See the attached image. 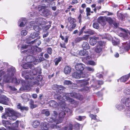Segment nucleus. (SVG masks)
I'll return each mask as SVG.
<instances>
[{"label": "nucleus", "mask_w": 130, "mask_h": 130, "mask_svg": "<svg viewBox=\"0 0 130 130\" xmlns=\"http://www.w3.org/2000/svg\"><path fill=\"white\" fill-rule=\"evenodd\" d=\"M54 96L55 98H56L58 100V103L61 105L64 104L65 102L66 101L72 104L77 105L78 103L73 99L70 98V96L77 98L80 100H82L83 99L82 95H80L79 93L77 94L75 92L71 93H66L65 96H64L63 97L58 94L54 95Z\"/></svg>", "instance_id": "obj_1"}, {"label": "nucleus", "mask_w": 130, "mask_h": 130, "mask_svg": "<svg viewBox=\"0 0 130 130\" xmlns=\"http://www.w3.org/2000/svg\"><path fill=\"white\" fill-rule=\"evenodd\" d=\"M27 72L26 70L23 71L22 73V76L26 79H28V85H26V83H22V85L24 88L27 89L28 88L29 86H32L35 85L37 86L39 85L40 84L39 81L42 79V76L40 75L38 76L36 79H35V77L32 76L29 79V77L27 73H26Z\"/></svg>", "instance_id": "obj_2"}, {"label": "nucleus", "mask_w": 130, "mask_h": 130, "mask_svg": "<svg viewBox=\"0 0 130 130\" xmlns=\"http://www.w3.org/2000/svg\"><path fill=\"white\" fill-rule=\"evenodd\" d=\"M66 113L64 111H61L59 114V117L58 119H56L58 113L56 111H54L53 114L52 115V117L48 118L47 119V121L49 122H54L57 124L61 123L62 121L63 118L64 116Z\"/></svg>", "instance_id": "obj_3"}, {"label": "nucleus", "mask_w": 130, "mask_h": 130, "mask_svg": "<svg viewBox=\"0 0 130 130\" xmlns=\"http://www.w3.org/2000/svg\"><path fill=\"white\" fill-rule=\"evenodd\" d=\"M21 50L22 53L26 52L27 54H33V55L36 54L38 52L41 51L40 48L38 47L35 48L32 45H23L21 47Z\"/></svg>", "instance_id": "obj_4"}, {"label": "nucleus", "mask_w": 130, "mask_h": 130, "mask_svg": "<svg viewBox=\"0 0 130 130\" xmlns=\"http://www.w3.org/2000/svg\"><path fill=\"white\" fill-rule=\"evenodd\" d=\"M15 71V68L13 67H10L8 69L7 72V76L6 77H5L3 81L5 82L8 83L10 82L11 80V81L12 83H15L16 85H18L19 82L16 78L11 79V77L13 75Z\"/></svg>", "instance_id": "obj_5"}, {"label": "nucleus", "mask_w": 130, "mask_h": 130, "mask_svg": "<svg viewBox=\"0 0 130 130\" xmlns=\"http://www.w3.org/2000/svg\"><path fill=\"white\" fill-rule=\"evenodd\" d=\"M24 54V53H23ZM25 54L28 55L26 57H23L22 59V61L23 62H27L30 64L36 65L39 62V60L38 59H36L32 55H34L33 54H27L26 52L24 53Z\"/></svg>", "instance_id": "obj_6"}, {"label": "nucleus", "mask_w": 130, "mask_h": 130, "mask_svg": "<svg viewBox=\"0 0 130 130\" xmlns=\"http://www.w3.org/2000/svg\"><path fill=\"white\" fill-rule=\"evenodd\" d=\"M17 113L13 109L10 108H8L6 109L5 113L3 116V118L7 119V117L12 120H15L17 118Z\"/></svg>", "instance_id": "obj_7"}, {"label": "nucleus", "mask_w": 130, "mask_h": 130, "mask_svg": "<svg viewBox=\"0 0 130 130\" xmlns=\"http://www.w3.org/2000/svg\"><path fill=\"white\" fill-rule=\"evenodd\" d=\"M18 121H17L15 123H13L11 125L10 124V123L8 121H3L2 122L3 124H5V126L7 129H15L18 127L19 125Z\"/></svg>", "instance_id": "obj_8"}, {"label": "nucleus", "mask_w": 130, "mask_h": 130, "mask_svg": "<svg viewBox=\"0 0 130 130\" xmlns=\"http://www.w3.org/2000/svg\"><path fill=\"white\" fill-rule=\"evenodd\" d=\"M47 22L46 20L42 18H39L36 19L35 21H31L30 23L31 26H33V24H38L40 25H44Z\"/></svg>", "instance_id": "obj_9"}, {"label": "nucleus", "mask_w": 130, "mask_h": 130, "mask_svg": "<svg viewBox=\"0 0 130 130\" xmlns=\"http://www.w3.org/2000/svg\"><path fill=\"white\" fill-rule=\"evenodd\" d=\"M89 79H84L83 80H77L76 82L77 83H80L81 87H84V89L85 91H87L89 89V88L85 86L88 84V80Z\"/></svg>", "instance_id": "obj_10"}, {"label": "nucleus", "mask_w": 130, "mask_h": 130, "mask_svg": "<svg viewBox=\"0 0 130 130\" xmlns=\"http://www.w3.org/2000/svg\"><path fill=\"white\" fill-rule=\"evenodd\" d=\"M45 6H42L40 7L39 10V13L41 15L45 16H47L50 13V11L46 9Z\"/></svg>", "instance_id": "obj_11"}, {"label": "nucleus", "mask_w": 130, "mask_h": 130, "mask_svg": "<svg viewBox=\"0 0 130 130\" xmlns=\"http://www.w3.org/2000/svg\"><path fill=\"white\" fill-rule=\"evenodd\" d=\"M120 49L122 51L121 52L122 53L124 52V51H127L130 49V41H128L125 43H123L122 46L120 48Z\"/></svg>", "instance_id": "obj_12"}, {"label": "nucleus", "mask_w": 130, "mask_h": 130, "mask_svg": "<svg viewBox=\"0 0 130 130\" xmlns=\"http://www.w3.org/2000/svg\"><path fill=\"white\" fill-rule=\"evenodd\" d=\"M104 42L102 41H100L97 44L94 48V51L97 53H100L102 50V47L104 45Z\"/></svg>", "instance_id": "obj_13"}, {"label": "nucleus", "mask_w": 130, "mask_h": 130, "mask_svg": "<svg viewBox=\"0 0 130 130\" xmlns=\"http://www.w3.org/2000/svg\"><path fill=\"white\" fill-rule=\"evenodd\" d=\"M19 61L20 63L21 62L23 63L21 64V66L24 69H27L29 68L31 69L34 68V66L32 64H30L29 63H28L27 62H23L22 61V59H20L19 60Z\"/></svg>", "instance_id": "obj_14"}, {"label": "nucleus", "mask_w": 130, "mask_h": 130, "mask_svg": "<svg viewBox=\"0 0 130 130\" xmlns=\"http://www.w3.org/2000/svg\"><path fill=\"white\" fill-rule=\"evenodd\" d=\"M9 101V99L4 95H0V103L7 105Z\"/></svg>", "instance_id": "obj_15"}, {"label": "nucleus", "mask_w": 130, "mask_h": 130, "mask_svg": "<svg viewBox=\"0 0 130 130\" xmlns=\"http://www.w3.org/2000/svg\"><path fill=\"white\" fill-rule=\"evenodd\" d=\"M33 69H31L32 70L30 71V75L32 76H35L37 73L40 74L41 70L40 68L38 67L35 68Z\"/></svg>", "instance_id": "obj_16"}, {"label": "nucleus", "mask_w": 130, "mask_h": 130, "mask_svg": "<svg viewBox=\"0 0 130 130\" xmlns=\"http://www.w3.org/2000/svg\"><path fill=\"white\" fill-rule=\"evenodd\" d=\"M122 103L125 104L126 106L130 107V96L128 97H124L121 100Z\"/></svg>", "instance_id": "obj_17"}, {"label": "nucleus", "mask_w": 130, "mask_h": 130, "mask_svg": "<svg viewBox=\"0 0 130 130\" xmlns=\"http://www.w3.org/2000/svg\"><path fill=\"white\" fill-rule=\"evenodd\" d=\"M85 66L81 63H77L75 66V68L76 70L82 72L84 69Z\"/></svg>", "instance_id": "obj_18"}, {"label": "nucleus", "mask_w": 130, "mask_h": 130, "mask_svg": "<svg viewBox=\"0 0 130 130\" xmlns=\"http://www.w3.org/2000/svg\"><path fill=\"white\" fill-rule=\"evenodd\" d=\"M106 21V17H100L98 18V22L101 24L102 26H104L105 25Z\"/></svg>", "instance_id": "obj_19"}, {"label": "nucleus", "mask_w": 130, "mask_h": 130, "mask_svg": "<svg viewBox=\"0 0 130 130\" xmlns=\"http://www.w3.org/2000/svg\"><path fill=\"white\" fill-rule=\"evenodd\" d=\"M26 20L25 18H22L19 20L18 24L20 27H23L24 26L26 23Z\"/></svg>", "instance_id": "obj_20"}, {"label": "nucleus", "mask_w": 130, "mask_h": 130, "mask_svg": "<svg viewBox=\"0 0 130 130\" xmlns=\"http://www.w3.org/2000/svg\"><path fill=\"white\" fill-rule=\"evenodd\" d=\"M130 76V73L122 77L119 79L121 82H124L127 81Z\"/></svg>", "instance_id": "obj_21"}, {"label": "nucleus", "mask_w": 130, "mask_h": 130, "mask_svg": "<svg viewBox=\"0 0 130 130\" xmlns=\"http://www.w3.org/2000/svg\"><path fill=\"white\" fill-rule=\"evenodd\" d=\"M83 73L82 72H80L79 73L75 72L72 74V77L75 78H80L81 77H83L81 76Z\"/></svg>", "instance_id": "obj_22"}, {"label": "nucleus", "mask_w": 130, "mask_h": 130, "mask_svg": "<svg viewBox=\"0 0 130 130\" xmlns=\"http://www.w3.org/2000/svg\"><path fill=\"white\" fill-rule=\"evenodd\" d=\"M52 89L54 90H57L58 89L62 90L65 89V87L63 86L59 85L57 84L54 85L52 86Z\"/></svg>", "instance_id": "obj_23"}, {"label": "nucleus", "mask_w": 130, "mask_h": 130, "mask_svg": "<svg viewBox=\"0 0 130 130\" xmlns=\"http://www.w3.org/2000/svg\"><path fill=\"white\" fill-rule=\"evenodd\" d=\"M39 35V32H33L30 34L29 38L32 39H34L36 37H38Z\"/></svg>", "instance_id": "obj_24"}, {"label": "nucleus", "mask_w": 130, "mask_h": 130, "mask_svg": "<svg viewBox=\"0 0 130 130\" xmlns=\"http://www.w3.org/2000/svg\"><path fill=\"white\" fill-rule=\"evenodd\" d=\"M71 68L69 67L66 66L64 69V72L66 74H69L71 72Z\"/></svg>", "instance_id": "obj_25"}, {"label": "nucleus", "mask_w": 130, "mask_h": 130, "mask_svg": "<svg viewBox=\"0 0 130 130\" xmlns=\"http://www.w3.org/2000/svg\"><path fill=\"white\" fill-rule=\"evenodd\" d=\"M33 29L34 30L36 31V32H39V31H40L42 28H43V26L41 25H33Z\"/></svg>", "instance_id": "obj_26"}, {"label": "nucleus", "mask_w": 130, "mask_h": 130, "mask_svg": "<svg viewBox=\"0 0 130 130\" xmlns=\"http://www.w3.org/2000/svg\"><path fill=\"white\" fill-rule=\"evenodd\" d=\"M29 104L30 105V108L31 109L35 108L38 106L37 105L34 104V101L32 100H30L29 102Z\"/></svg>", "instance_id": "obj_27"}, {"label": "nucleus", "mask_w": 130, "mask_h": 130, "mask_svg": "<svg viewBox=\"0 0 130 130\" xmlns=\"http://www.w3.org/2000/svg\"><path fill=\"white\" fill-rule=\"evenodd\" d=\"M28 95L25 94H23L22 95L21 97L24 102H26L29 101V99L28 97Z\"/></svg>", "instance_id": "obj_28"}, {"label": "nucleus", "mask_w": 130, "mask_h": 130, "mask_svg": "<svg viewBox=\"0 0 130 130\" xmlns=\"http://www.w3.org/2000/svg\"><path fill=\"white\" fill-rule=\"evenodd\" d=\"M112 42L113 44L114 45H118L120 42L119 40L115 37L113 38Z\"/></svg>", "instance_id": "obj_29"}, {"label": "nucleus", "mask_w": 130, "mask_h": 130, "mask_svg": "<svg viewBox=\"0 0 130 130\" xmlns=\"http://www.w3.org/2000/svg\"><path fill=\"white\" fill-rule=\"evenodd\" d=\"M88 52L85 49L80 50L79 52V54L81 56L86 55L88 54Z\"/></svg>", "instance_id": "obj_30"}, {"label": "nucleus", "mask_w": 130, "mask_h": 130, "mask_svg": "<svg viewBox=\"0 0 130 130\" xmlns=\"http://www.w3.org/2000/svg\"><path fill=\"white\" fill-rule=\"evenodd\" d=\"M121 29L124 33V34H125V35H124L123 36V37L125 39H128V34L129 33L128 30L122 28H121Z\"/></svg>", "instance_id": "obj_31"}, {"label": "nucleus", "mask_w": 130, "mask_h": 130, "mask_svg": "<svg viewBox=\"0 0 130 130\" xmlns=\"http://www.w3.org/2000/svg\"><path fill=\"white\" fill-rule=\"evenodd\" d=\"M50 105L53 107H56L58 106V104L54 100H51L49 102Z\"/></svg>", "instance_id": "obj_32"}, {"label": "nucleus", "mask_w": 130, "mask_h": 130, "mask_svg": "<svg viewBox=\"0 0 130 130\" xmlns=\"http://www.w3.org/2000/svg\"><path fill=\"white\" fill-rule=\"evenodd\" d=\"M82 47L84 49L86 50L89 48L88 43L87 42H84L82 45Z\"/></svg>", "instance_id": "obj_33"}, {"label": "nucleus", "mask_w": 130, "mask_h": 130, "mask_svg": "<svg viewBox=\"0 0 130 130\" xmlns=\"http://www.w3.org/2000/svg\"><path fill=\"white\" fill-rule=\"evenodd\" d=\"M62 59V58L60 57L56 58L54 61V62L55 63V65H57L61 61Z\"/></svg>", "instance_id": "obj_34"}, {"label": "nucleus", "mask_w": 130, "mask_h": 130, "mask_svg": "<svg viewBox=\"0 0 130 130\" xmlns=\"http://www.w3.org/2000/svg\"><path fill=\"white\" fill-rule=\"evenodd\" d=\"M72 124H70L68 126L65 127L63 128H61L60 130H72Z\"/></svg>", "instance_id": "obj_35"}, {"label": "nucleus", "mask_w": 130, "mask_h": 130, "mask_svg": "<svg viewBox=\"0 0 130 130\" xmlns=\"http://www.w3.org/2000/svg\"><path fill=\"white\" fill-rule=\"evenodd\" d=\"M97 42V41L95 39L92 38H90V44L92 45H94Z\"/></svg>", "instance_id": "obj_36"}, {"label": "nucleus", "mask_w": 130, "mask_h": 130, "mask_svg": "<svg viewBox=\"0 0 130 130\" xmlns=\"http://www.w3.org/2000/svg\"><path fill=\"white\" fill-rule=\"evenodd\" d=\"M68 20L70 23L71 24H74L76 21V20L75 19L71 17L68 18Z\"/></svg>", "instance_id": "obj_37"}, {"label": "nucleus", "mask_w": 130, "mask_h": 130, "mask_svg": "<svg viewBox=\"0 0 130 130\" xmlns=\"http://www.w3.org/2000/svg\"><path fill=\"white\" fill-rule=\"evenodd\" d=\"M40 122L37 120H36L34 121L32 124L33 127L35 128L37 127L39 125Z\"/></svg>", "instance_id": "obj_38"}, {"label": "nucleus", "mask_w": 130, "mask_h": 130, "mask_svg": "<svg viewBox=\"0 0 130 130\" xmlns=\"http://www.w3.org/2000/svg\"><path fill=\"white\" fill-rule=\"evenodd\" d=\"M41 113L42 114H44L47 116H48L50 115V113L49 111L47 110H42L41 112Z\"/></svg>", "instance_id": "obj_39"}, {"label": "nucleus", "mask_w": 130, "mask_h": 130, "mask_svg": "<svg viewBox=\"0 0 130 130\" xmlns=\"http://www.w3.org/2000/svg\"><path fill=\"white\" fill-rule=\"evenodd\" d=\"M64 111L68 112L69 114H71L72 113V111L68 107H64L63 109Z\"/></svg>", "instance_id": "obj_40"}, {"label": "nucleus", "mask_w": 130, "mask_h": 130, "mask_svg": "<svg viewBox=\"0 0 130 130\" xmlns=\"http://www.w3.org/2000/svg\"><path fill=\"white\" fill-rule=\"evenodd\" d=\"M50 127L52 129H55L56 128L59 129H61L60 126H57L55 125V124H52L51 125Z\"/></svg>", "instance_id": "obj_41"}, {"label": "nucleus", "mask_w": 130, "mask_h": 130, "mask_svg": "<svg viewBox=\"0 0 130 130\" xmlns=\"http://www.w3.org/2000/svg\"><path fill=\"white\" fill-rule=\"evenodd\" d=\"M124 92L126 94L130 95V88H126L124 90Z\"/></svg>", "instance_id": "obj_42"}, {"label": "nucleus", "mask_w": 130, "mask_h": 130, "mask_svg": "<svg viewBox=\"0 0 130 130\" xmlns=\"http://www.w3.org/2000/svg\"><path fill=\"white\" fill-rule=\"evenodd\" d=\"M72 24V25L70 26V27L68 28V30L70 31H72L73 29H74L76 26V24Z\"/></svg>", "instance_id": "obj_43"}, {"label": "nucleus", "mask_w": 130, "mask_h": 130, "mask_svg": "<svg viewBox=\"0 0 130 130\" xmlns=\"http://www.w3.org/2000/svg\"><path fill=\"white\" fill-rule=\"evenodd\" d=\"M106 21L108 22L110 24L112 23L113 21L111 18H106Z\"/></svg>", "instance_id": "obj_44"}, {"label": "nucleus", "mask_w": 130, "mask_h": 130, "mask_svg": "<svg viewBox=\"0 0 130 130\" xmlns=\"http://www.w3.org/2000/svg\"><path fill=\"white\" fill-rule=\"evenodd\" d=\"M83 40V38L82 37H77L76 38L75 40V42L76 43L80 42Z\"/></svg>", "instance_id": "obj_45"}, {"label": "nucleus", "mask_w": 130, "mask_h": 130, "mask_svg": "<svg viewBox=\"0 0 130 130\" xmlns=\"http://www.w3.org/2000/svg\"><path fill=\"white\" fill-rule=\"evenodd\" d=\"M27 31L25 30H23L21 31V34L22 36H25L27 34Z\"/></svg>", "instance_id": "obj_46"}, {"label": "nucleus", "mask_w": 130, "mask_h": 130, "mask_svg": "<svg viewBox=\"0 0 130 130\" xmlns=\"http://www.w3.org/2000/svg\"><path fill=\"white\" fill-rule=\"evenodd\" d=\"M75 126L77 129H80L81 128L82 129L83 126L82 124H80L78 123H76L75 125Z\"/></svg>", "instance_id": "obj_47"}, {"label": "nucleus", "mask_w": 130, "mask_h": 130, "mask_svg": "<svg viewBox=\"0 0 130 130\" xmlns=\"http://www.w3.org/2000/svg\"><path fill=\"white\" fill-rule=\"evenodd\" d=\"M64 85H70L72 84V83L69 80H65L64 82Z\"/></svg>", "instance_id": "obj_48"}, {"label": "nucleus", "mask_w": 130, "mask_h": 130, "mask_svg": "<svg viewBox=\"0 0 130 130\" xmlns=\"http://www.w3.org/2000/svg\"><path fill=\"white\" fill-rule=\"evenodd\" d=\"M86 28V26H84L80 30L79 32L78 35L80 36L83 33L84 30Z\"/></svg>", "instance_id": "obj_49"}, {"label": "nucleus", "mask_w": 130, "mask_h": 130, "mask_svg": "<svg viewBox=\"0 0 130 130\" xmlns=\"http://www.w3.org/2000/svg\"><path fill=\"white\" fill-rule=\"evenodd\" d=\"M116 107L119 110H122L124 108L123 106L120 105H117Z\"/></svg>", "instance_id": "obj_50"}, {"label": "nucleus", "mask_w": 130, "mask_h": 130, "mask_svg": "<svg viewBox=\"0 0 130 130\" xmlns=\"http://www.w3.org/2000/svg\"><path fill=\"white\" fill-rule=\"evenodd\" d=\"M85 118V117L84 116H79L78 117H77L76 118V119L77 120H79L82 121L84 120Z\"/></svg>", "instance_id": "obj_51"}, {"label": "nucleus", "mask_w": 130, "mask_h": 130, "mask_svg": "<svg viewBox=\"0 0 130 130\" xmlns=\"http://www.w3.org/2000/svg\"><path fill=\"white\" fill-rule=\"evenodd\" d=\"M85 62L88 64H89V56L86 58Z\"/></svg>", "instance_id": "obj_52"}, {"label": "nucleus", "mask_w": 130, "mask_h": 130, "mask_svg": "<svg viewBox=\"0 0 130 130\" xmlns=\"http://www.w3.org/2000/svg\"><path fill=\"white\" fill-rule=\"evenodd\" d=\"M125 114L127 116L130 117V110L126 109L125 111Z\"/></svg>", "instance_id": "obj_53"}, {"label": "nucleus", "mask_w": 130, "mask_h": 130, "mask_svg": "<svg viewBox=\"0 0 130 130\" xmlns=\"http://www.w3.org/2000/svg\"><path fill=\"white\" fill-rule=\"evenodd\" d=\"M93 26L94 28L97 29L99 27V25L97 23H94L93 24Z\"/></svg>", "instance_id": "obj_54"}, {"label": "nucleus", "mask_w": 130, "mask_h": 130, "mask_svg": "<svg viewBox=\"0 0 130 130\" xmlns=\"http://www.w3.org/2000/svg\"><path fill=\"white\" fill-rule=\"evenodd\" d=\"M47 51L48 54L51 55L52 51V50L51 48L49 47L47 48Z\"/></svg>", "instance_id": "obj_55"}, {"label": "nucleus", "mask_w": 130, "mask_h": 130, "mask_svg": "<svg viewBox=\"0 0 130 130\" xmlns=\"http://www.w3.org/2000/svg\"><path fill=\"white\" fill-rule=\"evenodd\" d=\"M96 116L95 115H93L91 114H90V117L91 118L92 120H95L96 119Z\"/></svg>", "instance_id": "obj_56"}, {"label": "nucleus", "mask_w": 130, "mask_h": 130, "mask_svg": "<svg viewBox=\"0 0 130 130\" xmlns=\"http://www.w3.org/2000/svg\"><path fill=\"white\" fill-rule=\"evenodd\" d=\"M39 62H41L44 60V58L43 57L42 55H40V56H39Z\"/></svg>", "instance_id": "obj_57"}, {"label": "nucleus", "mask_w": 130, "mask_h": 130, "mask_svg": "<svg viewBox=\"0 0 130 130\" xmlns=\"http://www.w3.org/2000/svg\"><path fill=\"white\" fill-rule=\"evenodd\" d=\"M51 26V25H49L46 26L45 27H43V28L45 30H47L50 28Z\"/></svg>", "instance_id": "obj_58"}, {"label": "nucleus", "mask_w": 130, "mask_h": 130, "mask_svg": "<svg viewBox=\"0 0 130 130\" xmlns=\"http://www.w3.org/2000/svg\"><path fill=\"white\" fill-rule=\"evenodd\" d=\"M96 64V63L93 60H91L90 58V65L94 66Z\"/></svg>", "instance_id": "obj_59"}, {"label": "nucleus", "mask_w": 130, "mask_h": 130, "mask_svg": "<svg viewBox=\"0 0 130 130\" xmlns=\"http://www.w3.org/2000/svg\"><path fill=\"white\" fill-rule=\"evenodd\" d=\"M28 107L23 106L21 109V111L26 110L27 111L28 110Z\"/></svg>", "instance_id": "obj_60"}, {"label": "nucleus", "mask_w": 130, "mask_h": 130, "mask_svg": "<svg viewBox=\"0 0 130 130\" xmlns=\"http://www.w3.org/2000/svg\"><path fill=\"white\" fill-rule=\"evenodd\" d=\"M86 11L87 15V16H88L89 15V8L88 7L86 8Z\"/></svg>", "instance_id": "obj_61"}, {"label": "nucleus", "mask_w": 130, "mask_h": 130, "mask_svg": "<svg viewBox=\"0 0 130 130\" xmlns=\"http://www.w3.org/2000/svg\"><path fill=\"white\" fill-rule=\"evenodd\" d=\"M89 35H84V37H82V38H83V40H87L88 38H89Z\"/></svg>", "instance_id": "obj_62"}, {"label": "nucleus", "mask_w": 130, "mask_h": 130, "mask_svg": "<svg viewBox=\"0 0 130 130\" xmlns=\"http://www.w3.org/2000/svg\"><path fill=\"white\" fill-rule=\"evenodd\" d=\"M78 3V1L77 0H73L72 1L71 4L73 5L77 3Z\"/></svg>", "instance_id": "obj_63"}, {"label": "nucleus", "mask_w": 130, "mask_h": 130, "mask_svg": "<svg viewBox=\"0 0 130 130\" xmlns=\"http://www.w3.org/2000/svg\"><path fill=\"white\" fill-rule=\"evenodd\" d=\"M32 97L34 99H36L37 97V95L36 94H33L32 95Z\"/></svg>", "instance_id": "obj_64"}]
</instances>
